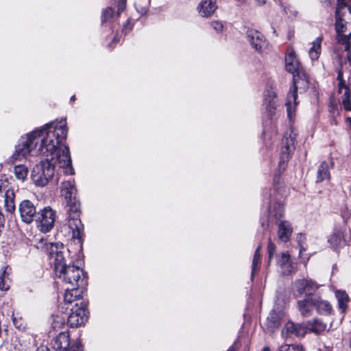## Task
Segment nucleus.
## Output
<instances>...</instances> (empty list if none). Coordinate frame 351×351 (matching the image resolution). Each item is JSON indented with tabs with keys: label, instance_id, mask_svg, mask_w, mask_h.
<instances>
[{
	"label": "nucleus",
	"instance_id": "1",
	"mask_svg": "<svg viewBox=\"0 0 351 351\" xmlns=\"http://www.w3.org/2000/svg\"><path fill=\"white\" fill-rule=\"evenodd\" d=\"M68 134L64 120L58 123L51 122L45 128L36 130L21 137L16 145L14 156L26 157L27 155H43L49 158L54 155L58 146L65 141Z\"/></svg>",
	"mask_w": 351,
	"mask_h": 351
},
{
	"label": "nucleus",
	"instance_id": "2",
	"mask_svg": "<svg viewBox=\"0 0 351 351\" xmlns=\"http://www.w3.org/2000/svg\"><path fill=\"white\" fill-rule=\"evenodd\" d=\"M65 210L67 215L68 226L72 231L73 238L82 242L84 234V225L80 219V202L75 197L65 199Z\"/></svg>",
	"mask_w": 351,
	"mask_h": 351
},
{
	"label": "nucleus",
	"instance_id": "3",
	"mask_svg": "<svg viewBox=\"0 0 351 351\" xmlns=\"http://www.w3.org/2000/svg\"><path fill=\"white\" fill-rule=\"evenodd\" d=\"M54 173L53 162H51L49 158H46L34 167L32 173V180L36 186H45L53 178Z\"/></svg>",
	"mask_w": 351,
	"mask_h": 351
},
{
	"label": "nucleus",
	"instance_id": "4",
	"mask_svg": "<svg viewBox=\"0 0 351 351\" xmlns=\"http://www.w3.org/2000/svg\"><path fill=\"white\" fill-rule=\"evenodd\" d=\"M56 275L69 287H80L84 285L85 282L83 269L75 265H68L63 271Z\"/></svg>",
	"mask_w": 351,
	"mask_h": 351
},
{
	"label": "nucleus",
	"instance_id": "5",
	"mask_svg": "<svg viewBox=\"0 0 351 351\" xmlns=\"http://www.w3.org/2000/svg\"><path fill=\"white\" fill-rule=\"evenodd\" d=\"M351 16L350 8H337L335 12V30L337 34V40L339 43H348V40L351 38V33L348 35L342 34L348 29L349 24L348 20Z\"/></svg>",
	"mask_w": 351,
	"mask_h": 351
},
{
	"label": "nucleus",
	"instance_id": "6",
	"mask_svg": "<svg viewBox=\"0 0 351 351\" xmlns=\"http://www.w3.org/2000/svg\"><path fill=\"white\" fill-rule=\"evenodd\" d=\"M308 79L304 71L293 75V88L290 89L287 95L286 102L287 112L289 117L291 116V106L292 102H293L295 105L297 104L298 90H300V93L306 91L308 88Z\"/></svg>",
	"mask_w": 351,
	"mask_h": 351
},
{
	"label": "nucleus",
	"instance_id": "7",
	"mask_svg": "<svg viewBox=\"0 0 351 351\" xmlns=\"http://www.w3.org/2000/svg\"><path fill=\"white\" fill-rule=\"evenodd\" d=\"M56 219V211L50 206H46L38 212L36 222L39 230L47 233L53 228Z\"/></svg>",
	"mask_w": 351,
	"mask_h": 351
},
{
	"label": "nucleus",
	"instance_id": "8",
	"mask_svg": "<svg viewBox=\"0 0 351 351\" xmlns=\"http://www.w3.org/2000/svg\"><path fill=\"white\" fill-rule=\"evenodd\" d=\"M67 251V249L65 248L62 243H56L55 244H51L49 258L54 264L56 274L63 271V269L68 265L65 263L64 256Z\"/></svg>",
	"mask_w": 351,
	"mask_h": 351
},
{
	"label": "nucleus",
	"instance_id": "9",
	"mask_svg": "<svg viewBox=\"0 0 351 351\" xmlns=\"http://www.w3.org/2000/svg\"><path fill=\"white\" fill-rule=\"evenodd\" d=\"M71 311L67 317V324L73 328L84 325L88 319L86 305L78 306L77 303L71 306Z\"/></svg>",
	"mask_w": 351,
	"mask_h": 351
},
{
	"label": "nucleus",
	"instance_id": "10",
	"mask_svg": "<svg viewBox=\"0 0 351 351\" xmlns=\"http://www.w3.org/2000/svg\"><path fill=\"white\" fill-rule=\"evenodd\" d=\"M295 296L300 297L303 294L306 298H314V293L319 288V285L312 280L299 279L295 282Z\"/></svg>",
	"mask_w": 351,
	"mask_h": 351
},
{
	"label": "nucleus",
	"instance_id": "11",
	"mask_svg": "<svg viewBox=\"0 0 351 351\" xmlns=\"http://www.w3.org/2000/svg\"><path fill=\"white\" fill-rule=\"evenodd\" d=\"M19 210L21 220L26 223H32L38 214L34 204L27 199L23 200L20 203Z\"/></svg>",
	"mask_w": 351,
	"mask_h": 351
},
{
	"label": "nucleus",
	"instance_id": "12",
	"mask_svg": "<svg viewBox=\"0 0 351 351\" xmlns=\"http://www.w3.org/2000/svg\"><path fill=\"white\" fill-rule=\"evenodd\" d=\"M49 160L53 162V167L58 165L59 167L65 169L71 167V159L69 147H65L61 152H56L54 155H50Z\"/></svg>",
	"mask_w": 351,
	"mask_h": 351
},
{
	"label": "nucleus",
	"instance_id": "13",
	"mask_svg": "<svg viewBox=\"0 0 351 351\" xmlns=\"http://www.w3.org/2000/svg\"><path fill=\"white\" fill-rule=\"evenodd\" d=\"M82 291L79 287H68L66 289L64 299L66 304L72 305L78 303V306L86 305L82 296Z\"/></svg>",
	"mask_w": 351,
	"mask_h": 351
},
{
	"label": "nucleus",
	"instance_id": "14",
	"mask_svg": "<svg viewBox=\"0 0 351 351\" xmlns=\"http://www.w3.org/2000/svg\"><path fill=\"white\" fill-rule=\"evenodd\" d=\"M247 37L253 48L257 51H261L265 46V38L264 36L258 31L250 29L247 31Z\"/></svg>",
	"mask_w": 351,
	"mask_h": 351
},
{
	"label": "nucleus",
	"instance_id": "15",
	"mask_svg": "<svg viewBox=\"0 0 351 351\" xmlns=\"http://www.w3.org/2000/svg\"><path fill=\"white\" fill-rule=\"evenodd\" d=\"M306 333V324H298L288 322L282 330V335L287 336L295 335L304 337Z\"/></svg>",
	"mask_w": 351,
	"mask_h": 351
},
{
	"label": "nucleus",
	"instance_id": "16",
	"mask_svg": "<svg viewBox=\"0 0 351 351\" xmlns=\"http://www.w3.org/2000/svg\"><path fill=\"white\" fill-rule=\"evenodd\" d=\"M328 242L330 245L331 247L334 249H338L339 247L345 245L346 244V241L344 237L343 229L340 227H335L331 234L329 236Z\"/></svg>",
	"mask_w": 351,
	"mask_h": 351
},
{
	"label": "nucleus",
	"instance_id": "17",
	"mask_svg": "<svg viewBox=\"0 0 351 351\" xmlns=\"http://www.w3.org/2000/svg\"><path fill=\"white\" fill-rule=\"evenodd\" d=\"M285 68L286 70L292 73L293 75L300 73V71H304L303 68L293 51L290 52L285 57Z\"/></svg>",
	"mask_w": 351,
	"mask_h": 351
},
{
	"label": "nucleus",
	"instance_id": "18",
	"mask_svg": "<svg viewBox=\"0 0 351 351\" xmlns=\"http://www.w3.org/2000/svg\"><path fill=\"white\" fill-rule=\"evenodd\" d=\"M52 348L57 351H67L70 346V337L66 332H60L51 342Z\"/></svg>",
	"mask_w": 351,
	"mask_h": 351
},
{
	"label": "nucleus",
	"instance_id": "19",
	"mask_svg": "<svg viewBox=\"0 0 351 351\" xmlns=\"http://www.w3.org/2000/svg\"><path fill=\"white\" fill-rule=\"evenodd\" d=\"M217 5L213 0L202 1L197 6V10L202 17L210 16L217 10Z\"/></svg>",
	"mask_w": 351,
	"mask_h": 351
},
{
	"label": "nucleus",
	"instance_id": "20",
	"mask_svg": "<svg viewBox=\"0 0 351 351\" xmlns=\"http://www.w3.org/2000/svg\"><path fill=\"white\" fill-rule=\"evenodd\" d=\"M281 272L284 275H289L295 271V266L290 260V256L287 253H282L278 261Z\"/></svg>",
	"mask_w": 351,
	"mask_h": 351
},
{
	"label": "nucleus",
	"instance_id": "21",
	"mask_svg": "<svg viewBox=\"0 0 351 351\" xmlns=\"http://www.w3.org/2000/svg\"><path fill=\"white\" fill-rule=\"evenodd\" d=\"M314 298H305L303 300L298 301V308L303 317H309L311 315L314 304Z\"/></svg>",
	"mask_w": 351,
	"mask_h": 351
},
{
	"label": "nucleus",
	"instance_id": "22",
	"mask_svg": "<svg viewBox=\"0 0 351 351\" xmlns=\"http://www.w3.org/2000/svg\"><path fill=\"white\" fill-rule=\"evenodd\" d=\"M278 236L280 241L287 242L292 234V227L291 223L287 221H281L278 224Z\"/></svg>",
	"mask_w": 351,
	"mask_h": 351
},
{
	"label": "nucleus",
	"instance_id": "23",
	"mask_svg": "<svg viewBox=\"0 0 351 351\" xmlns=\"http://www.w3.org/2000/svg\"><path fill=\"white\" fill-rule=\"evenodd\" d=\"M76 193L77 190L73 180L65 181L62 183L61 195L64 197V200L77 197Z\"/></svg>",
	"mask_w": 351,
	"mask_h": 351
},
{
	"label": "nucleus",
	"instance_id": "24",
	"mask_svg": "<svg viewBox=\"0 0 351 351\" xmlns=\"http://www.w3.org/2000/svg\"><path fill=\"white\" fill-rule=\"evenodd\" d=\"M332 166L333 162H330V164L326 161L322 162L317 169V182H321L330 178L329 169L330 167L332 168Z\"/></svg>",
	"mask_w": 351,
	"mask_h": 351
},
{
	"label": "nucleus",
	"instance_id": "25",
	"mask_svg": "<svg viewBox=\"0 0 351 351\" xmlns=\"http://www.w3.org/2000/svg\"><path fill=\"white\" fill-rule=\"evenodd\" d=\"M281 315L279 312L271 311L266 321V326L270 332H274L280 325Z\"/></svg>",
	"mask_w": 351,
	"mask_h": 351
},
{
	"label": "nucleus",
	"instance_id": "26",
	"mask_svg": "<svg viewBox=\"0 0 351 351\" xmlns=\"http://www.w3.org/2000/svg\"><path fill=\"white\" fill-rule=\"evenodd\" d=\"M314 304L319 314L330 315L332 311L330 304L328 301L322 300L319 296H315Z\"/></svg>",
	"mask_w": 351,
	"mask_h": 351
},
{
	"label": "nucleus",
	"instance_id": "27",
	"mask_svg": "<svg viewBox=\"0 0 351 351\" xmlns=\"http://www.w3.org/2000/svg\"><path fill=\"white\" fill-rule=\"evenodd\" d=\"M4 204L5 210L10 213H12L15 210V192L14 190L12 188H9L5 190L4 193Z\"/></svg>",
	"mask_w": 351,
	"mask_h": 351
},
{
	"label": "nucleus",
	"instance_id": "28",
	"mask_svg": "<svg viewBox=\"0 0 351 351\" xmlns=\"http://www.w3.org/2000/svg\"><path fill=\"white\" fill-rule=\"evenodd\" d=\"M306 330L319 334L324 332L326 328V324L319 319H314L312 321H308L306 323Z\"/></svg>",
	"mask_w": 351,
	"mask_h": 351
},
{
	"label": "nucleus",
	"instance_id": "29",
	"mask_svg": "<svg viewBox=\"0 0 351 351\" xmlns=\"http://www.w3.org/2000/svg\"><path fill=\"white\" fill-rule=\"evenodd\" d=\"M322 38L317 37L315 40L312 43V46L309 49L308 54L312 60L318 59L321 53V43Z\"/></svg>",
	"mask_w": 351,
	"mask_h": 351
},
{
	"label": "nucleus",
	"instance_id": "30",
	"mask_svg": "<svg viewBox=\"0 0 351 351\" xmlns=\"http://www.w3.org/2000/svg\"><path fill=\"white\" fill-rule=\"evenodd\" d=\"M293 147V139L291 137L284 136L282 140V156L283 159L288 158L289 152L291 151Z\"/></svg>",
	"mask_w": 351,
	"mask_h": 351
},
{
	"label": "nucleus",
	"instance_id": "31",
	"mask_svg": "<svg viewBox=\"0 0 351 351\" xmlns=\"http://www.w3.org/2000/svg\"><path fill=\"white\" fill-rule=\"evenodd\" d=\"M336 297L338 300L339 309H341L342 313H345L348 307L347 304L350 300L348 294L345 291H339L336 292Z\"/></svg>",
	"mask_w": 351,
	"mask_h": 351
},
{
	"label": "nucleus",
	"instance_id": "32",
	"mask_svg": "<svg viewBox=\"0 0 351 351\" xmlns=\"http://www.w3.org/2000/svg\"><path fill=\"white\" fill-rule=\"evenodd\" d=\"M28 169L23 165H16L14 167V173L16 179L24 181L27 176L28 174Z\"/></svg>",
	"mask_w": 351,
	"mask_h": 351
},
{
	"label": "nucleus",
	"instance_id": "33",
	"mask_svg": "<svg viewBox=\"0 0 351 351\" xmlns=\"http://www.w3.org/2000/svg\"><path fill=\"white\" fill-rule=\"evenodd\" d=\"M260 250H261V246L259 245L255 250L254 258L252 260V274H251L252 278H254V276L259 269V263L261 262Z\"/></svg>",
	"mask_w": 351,
	"mask_h": 351
},
{
	"label": "nucleus",
	"instance_id": "34",
	"mask_svg": "<svg viewBox=\"0 0 351 351\" xmlns=\"http://www.w3.org/2000/svg\"><path fill=\"white\" fill-rule=\"evenodd\" d=\"M12 322L14 326L19 330L23 331L27 328V325L25 320L19 313H13Z\"/></svg>",
	"mask_w": 351,
	"mask_h": 351
},
{
	"label": "nucleus",
	"instance_id": "35",
	"mask_svg": "<svg viewBox=\"0 0 351 351\" xmlns=\"http://www.w3.org/2000/svg\"><path fill=\"white\" fill-rule=\"evenodd\" d=\"M53 322H51V328L53 330H58L64 326V318L61 316H53Z\"/></svg>",
	"mask_w": 351,
	"mask_h": 351
},
{
	"label": "nucleus",
	"instance_id": "36",
	"mask_svg": "<svg viewBox=\"0 0 351 351\" xmlns=\"http://www.w3.org/2000/svg\"><path fill=\"white\" fill-rule=\"evenodd\" d=\"M8 266L4 267L3 271L0 275V290L1 291H7L9 289V285L8 284V282L6 280V278H8Z\"/></svg>",
	"mask_w": 351,
	"mask_h": 351
},
{
	"label": "nucleus",
	"instance_id": "37",
	"mask_svg": "<svg viewBox=\"0 0 351 351\" xmlns=\"http://www.w3.org/2000/svg\"><path fill=\"white\" fill-rule=\"evenodd\" d=\"M266 112L269 117L272 118L275 116L276 112L277 104L274 99H270L268 102L266 101Z\"/></svg>",
	"mask_w": 351,
	"mask_h": 351
},
{
	"label": "nucleus",
	"instance_id": "38",
	"mask_svg": "<svg viewBox=\"0 0 351 351\" xmlns=\"http://www.w3.org/2000/svg\"><path fill=\"white\" fill-rule=\"evenodd\" d=\"M277 351H305L304 348L297 344H285L281 346Z\"/></svg>",
	"mask_w": 351,
	"mask_h": 351
},
{
	"label": "nucleus",
	"instance_id": "39",
	"mask_svg": "<svg viewBox=\"0 0 351 351\" xmlns=\"http://www.w3.org/2000/svg\"><path fill=\"white\" fill-rule=\"evenodd\" d=\"M343 96L341 98V104L343 107L351 101V93L350 88L348 86H345V88H342Z\"/></svg>",
	"mask_w": 351,
	"mask_h": 351
},
{
	"label": "nucleus",
	"instance_id": "40",
	"mask_svg": "<svg viewBox=\"0 0 351 351\" xmlns=\"http://www.w3.org/2000/svg\"><path fill=\"white\" fill-rule=\"evenodd\" d=\"M337 79L339 81L338 92L339 93H341L342 88H345V86H347L343 78V71H341V69L338 70Z\"/></svg>",
	"mask_w": 351,
	"mask_h": 351
},
{
	"label": "nucleus",
	"instance_id": "41",
	"mask_svg": "<svg viewBox=\"0 0 351 351\" xmlns=\"http://www.w3.org/2000/svg\"><path fill=\"white\" fill-rule=\"evenodd\" d=\"M51 243H48L47 241L44 239H40L35 244V247L38 249L40 250H47L49 253V248Z\"/></svg>",
	"mask_w": 351,
	"mask_h": 351
},
{
	"label": "nucleus",
	"instance_id": "42",
	"mask_svg": "<svg viewBox=\"0 0 351 351\" xmlns=\"http://www.w3.org/2000/svg\"><path fill=\"white\" fill-rule=\"evenodd\" d=\"M267 252H268V258H269V264L270 261L274 257V255L276 252V245L275 244L269 239L267 245Z\"/></svg>",
	"mask_w": 351,
	"mask_h": 351
},
{
	"label": "nucleus",
	"instance_id": "43",
	"mask_svg": "<svg viewBox=\"0 0 351 351\" xmlns=\"http://www.w3.org/2000/svg\"><path fill=\"white\" fill-rule=\"evenodd\" d=\"M113 15V10L111 8H107L102 13L101 21L102 23L106 22Z\"/></svg>",
	"mask_w": 351,
	"mask_h": 351
},
{
	"label": "nucleus",
	"instance_id": "44",
	"mask_svg": "<svg viewBox=\"0 0 351 351\" xmlns=\"http://www.w3.org/2000/svg\"><path fill=\"white\" fill-rule=\"evenodd\" d=\"M211 26L217 33H221L223 31V25L221 22L219 21H215L211 23Z\"/></svg>",
	"mask_w": 351,
	"mask_h": 351
},
{
	"label": "nucleus",
	"instance_id": "45",
	"mask_svg": "<svg viewBox=\"0 0 351 351\" xmlns=\"http://www.w3.org/2000/svg\"><path fill=\"white\" fill-rule=\"evenodd\" d=\"M346 45V51H348L347 58L351 65V41L348 40V43H344Z\"/></svg>",
	"mask_w": 351,
	"mask_h": 351
},
{
	"label": "nucleus",
	"instance_id": "46",
	"mask_svg": "<svg viewBox=\"0 0 351 351\" xmlns=\"http://www.w3.org/2000/svg\"><path fill=\"white\" fill-rule=\"evenodd\" d=\"M275 208L276 209V213L275 214V217L276 218H280L283 215V208L280 204H275L274 205Z\"/></svg>",
	"mask_w": 351,
	"mask_h": 351
},
{
	"label": "nucleus",
	"instance_id": "47",
	"mask_svg": "<svg viewBox=\"0 0 351 351\" xmlns=\"http://www.w3.org/2000/svg\"><path fill=\"white\" fill-rule=\"evenodd\" d=\"M125 4H126V0H122V3L118 8V14H119L123 11V10L125 8Z\"/></svg>",
	"mask_w": 351,
	"mask_h": 351
},
{
	"label": "nucleus",
	"instance_id": "48",
	"mask_svg": "<svg viewBox=\"0 0 351 351\" xmlns=\"http://www.w3.org/2000/svg\"><path fill=\"white\" fill-rule=\"evenodd\" d=\"M337 8H348L346 5L345 0H337Z\"/></svg>",
	"mask_w": 351,
	"mask_h": 351
},
{
	"label": "nucleus",
	"instance_id": "49",
	"mask_svg": "<svg viewBox=\"0 0 351 351\" xmlns=\"http://www.w3.org/2000/svg\"><path fill=\"white\" fill-rule=\"evenodd\" d=\"M36 351H49V350L45 346H40V347L38 348Z\"/></svg>",
	"mask_w": 351,
	"mask_h": 351
},
{
	"label": "nucleus",
	"instance_id": "50",
	"mask_svg": "<svg viewBox=\"0 0 351 351\" xmlns=\"http://www.w3.org/2000/svg\"><path fill=\"white\" fill-rule=\"evenodd\" d=\"M343 108L346 111H350L351 112V101H350L348 104H347L346 106H344Z\"/></svg>",
	"mask_w": 351,
	"mask_h": 351
},
{
	"label": "nucleus",
	"instance_id": "51",
	"mask_svg": "<svg viewBox=\"0 0 351 351\" xmlns=\"http://www.w3.org/2000/svg\"><path fill=\"white\" fill-rule=\"evenodd\" d=\"M258 5H263L265 3L266 0H255Z\"/></svg>",
	"mask_w": 351,
	"mask_h": 351
},
{
	"label": "nucleus",
	"instance_id": "52",
	"mask_svg": "<svg viewBox=\"0 0 351 351\" xmlns=\"http://www.w3.org/2000/svg\"><path fill=\"white\" fill-rule=\"evenodd\" d=\"M346 122L349 124V126L351 128V117H347Z\"/></svg>",
	"mask_w": 351,
	"mask_h": 351
},
{
	"label": "nucleus",
	"instance_id": "53",
	"mask_svg": "<svg viewBox=\"0 0 351 351\" xmlns=\"http://www.w3.org/2000/svg\"><path fill=\"white\" fill-rule=\"evenodd\" d=\"M227 351H235V349L232 346Z\"/></svg>",
	"mask_w": 351,
	"mask_h": 351
},
{
	"label": "nucleus",
	"instance_id": "54",
	"mask_svg": "<svg viewBox=\"0 0 351 351\" xmlns=\"http://www.w3.org/2000/svg\"><path fill=\"white\" fill-rule=\"evenodd\" d=\"M263 351H270V350L268 347H265L263 348Z\"/></svg>",
	"mask_w": 351,
	"mask_h": 351
},
{
	"label": "nucleus",
	"instance_id": "55",
	"mask_svg": "<svg viewBox=\"0 0 351 351\" xmlns=\"http://www.w3.org/2000/svg\"><path fill=\"white\" fill-rule=\"evenodd\" d=\"M262 226H263V227H264V228H265V226L266 227H267V226H268V224H267V223L265 224V223H264V222H263V223H262Z\"/></svg>",
	"mask_w": 351,
	"mask_h": 351
},
{
	"label": "nucleus",
	"instance_id": "56",
	"mask_svg": "<svg viewBox=\"0 0 351 351\" xmlns=\"http://www.w3.org/2000/svg\"><path fill=\"white\" fill-rule=\"evenodd\" d=\"M75 99V96H72L71 98V101H74Z\"/></svg>",
	"mask_w": 351,
	"mask_h": 351
},
{
	"label": "nucleus",
	"instance_id": "57",
	"mask_svg": "<svg viewBox=\"0 0 351 351\" xmlns=\"http://www.w3.org/2000/svg\"><path fill=\"white\" fill-rule=\"evenodd\" d=\"M293 14H294L295 15H296V14H298V12L295 11V12H293Z\"/></svg>",
	"mask_w": 351,
	"mask_h": 351
},
{
	"label": "nucleus",
	"instance_id": "58",
	"mask_svg": "<svg viewBox=\"0 0 351 351\" xmlns=\"http://www.w3.org/2000/svg\"><path fill=\"white\" fill-rule=\"evenodd\" d=\"M350 347L351 348V339H350Z\"/></svg>",
	"mask_w": 351,
	"mask_h": 351
},
{
	"label": "nucleus",
	"instance_id": "59",
	"mask_svg": "<svg viewBox=\"0 0 351 351\" xmlns=\"http://www.w3.org/2000/svg\"><path fill=\"white\" fill-rule=\"evenodd\" d=\"M276 179H277V178H274V181H276ZM278 179H279V178H278Z\"/></svg>",
	"mask_w": 351,
	"mask_h": 351
}]
</instances>
